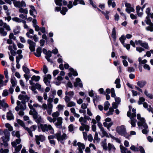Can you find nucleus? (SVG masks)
<instances>
[{"instance_id": "obj_64", "label": "nucleus", "mask_w": 153, "mask_h": 153, "mask_svg": "<svg viewBox=\"0 0 153 153\" xmlns=\"http://www.w3.org/2000/svg\"><path fill=\"white\" fill-rule=\"evenodd\" d=\"M9 152V150L8 149H3L1 148L0 150V153H8Z\"/></svg>"}, {"instance_id": "obj_23", "label": "nucleus", "mask_w": 153, "mask_h": 153, "mask_svg": "<svg viewBox=\"0 0 153 153\" xmlns=\"http://www.w3.org/2000/svg\"><path fill=\"white\" fill-rule=\"evenodd\" d=\"M77 145L78 147V149L76 150L82 151V150L84 149L85 148V146L84 144L81 142H78L77 143Z\"/></svg>"}, {"instance_id": "obj_24", "label": "nucleus", "mask_w": 153, "mask_h": 153, "mask_svg": "<svg viewBox=\"0 0 153 153\" xmlns=\"http://www.w3.org/2000/svg\"><path fill=\"white\" fill-rule=\"evenodd\" d=\"M120 58L123 59L122 61V62L124 66L125 67L127 66L128 65V63L126 60L127 57L125 56H120Z\"/></svg>"}, {"instance_id": "obj_55", "label": "nucleus", "mask_w": 153, "mask_h": 153, "mask_svg": "<svg viewBox=\"0 0 153 153\" xmlns=\"http://www.w3.org/2000/svg\"><path fill=\"white\" fill-rule=\"evenodd\" d=\"M22 147V146L21 144H20L17 146L15 148L16 152H19L21 150Z\"/></svg>"}, {"instance_id": "obj_56", "label": "nucleus", "mask_w": 153, "mask_h": 153, "mask_svg": "<svg viewBox=\"0 0 153 153\" xmlns=\"http://www.w3.org/2000/svg\"><path fill=\"white\" fill-rule=\"evenodd\" d=\"M59 113L58 111L53 113L52 114L53 117L55 118H57L59 116Z\"/></svg>"}, {"instance_id": "obj_50", "label": "nucleus", "mask_w": 153, "mask_h": 153, "mask_svg": "<svg viewBox=\"0 0 153 153\" xmlns=\"http://www.w3.org/2000/svg\"><path fill=\"white\" fill-rule=\"evenodd\" d=\"M141 46L146 49H148L149 47L148 43L146 42H142Z\"/></svg>"}, {"instance_id": "obj_26", "label": "nucleus", "mask_w": 153, "mask_h": 153, "mask_svg": "<svg viewBox=\"0 0 153 153\" xmlns=\"http://www.w3.org/2000/svg\"><path fill=\"white\" fill-rule=\"evenodd\" d=\"M146 84V81H138L137 82V85L140 88H143Z\"/></svg>"}, {"instance_id": "obj_44", "label": "nucleus", "mask_w": 153, "mask_h": 153, "mask_svg": "<svg viewBox=\"0 0 153 153\" xmlns=\"http://www.w3.org/2000/svg\"><path fill=\"white\" fill-rule=\"evenodd\" d=\"M22 69L26 74H29L30 73V70L29 68L26 67L25 65H23L22 66Z\"/></svg>"}, {"instance_id": "obj_21", "label": "nucleus", "mask_w": 153, "mask_h": 153, "mask_svg": "<svg viewBox=\"0 0 153 153\" xmlns=\"http://www.w3.org/2000/svg\"><path fill=\"white\" fill-rule=\"evenodd\" d=\"M143 107L146 108L147 110L149 111V112H151L153 114V109L150 106H149L148 107V104L146 102H144L143 103Z\"/></svg>"}, {"instance_id": "obj_35", "label": "nucleus", "mask_w": 153, "mask_h": 153, "mask_svg": "<svg viewBox=\"0 0 153 153\" xmlns=\"http://www.w3.org/2000/svg\"><path fill=\"white\" fill-rule=\"evenodd\" d=\"M101 12L105 16L106 19L108 20L109 19V14L110 13V12L106 10L105 12L103 11H101Z\"/></svg>"}, {"instance_id": "obj_20", "label": "nucleus", "mask_w": 153, "mask_h": 153, "mask_svg": "<svg viewBox=\"0 0 153 153\" xmlns=\"http://www.w3.org/2000/svg\"><path fill=\"white\" fill-rule=\"evenodd\" d=\"M48 107L46 109L47 113L49 115H51L52 111L53 105L51 103H48Z\"/></svg>"}, {"instance_id": "obj_1", "label": "nucleus", "mask_w": 153, "mask_h": 153, "mask_svg": "<svg viewBox=\"0 0 153 153\" xmlns=\"http://www.w3.org/2000/svg\"><path fill=\"white\" fill-rule=\"evenodd\" d=\"M18 99L21 100V102L17 100L16 104L17 106L15 107V109L18 111L20 109L21 110L24 111L26 108V103L28 101L30 97L26 95L20 94L18 96Z\"/></svg>"}, {"instance_id": "obj_49", "label": "nucleus", "mask_w": 153, "mask_h": 153, "mask_svg": "<svg viewBox=\"0 0 153 153\" xmlns=\"http://www.w3.org/2000/svg\"><path fill=\"white\" fill-rule=\"evenodd\" d=\"M43 81L45 84L48 87H51V85L50 84L51 81L49 80H47L46 79H44Z\"/></svg>"}, {"instance_id": "obj_63", "label": "nucleus", "mask_w": 153, "mask_h": 153, "mask_svg": "<svg viewBox=\"0 0 153 153\" xmlns=\"http://www.w3.org/2000/svg\"><path fill=\"white\" fill-rule=\"evenodd\" d=\"M45 55L46 56L45 57V58H50L52 56L51 51H48V53Z\"/></svg>"}, {"instance_id": "obj_52", "label": "nucleus", "mask_w": 153, "mask_h": 153, "mask_svg": "<svg viewBox=\"0 0 153 153\" xmlns=\"http://www.w3.org/2000/svg\"><path fill=\"white\" fill-rule=\"evenodd\" d=\"M126 39V37L124 35H122L121 37L119 38V40L123 45L124 43L125 40Z\"/></svg>"}, {"instance_id": "obj_41", "label": "nucleus", "mask_w": 153, "mask_h": 153, "mask_svg": "<svg viewBox=\"0 0 153 153\" xmlns=\"http://www.w3.org/2000/svg\"><path fill=\"white\" fill-rule=\"evenodd\" d=\"M19 12L21 13L27 14L28 13V11L27 8L23 9L22 8H20L19 9Z\"/></svg>"}, {"instance_id": "obj_53", "label": "nucleus", "mask_w": 153, "mask_h": 153, "mask_svg": "<svg viewBox=\"0 0 153 153\" xmlns=\"http://www.w3.org/2000/svg\"><path fill=\"white\" fill-rule=\"evenodd\" d=\"M12 19L13 21L18 23H21L22 20V19H19L17 17L13 18H12Z\"/></svg>"}, {"instance_id": "obj_39", "label": "nucleus", "mask_w": 153, "mask_h": 153, "mask_svg": "<svg viewBox=\"0 0 153 153\" xmlns=\"http://www.w3.org/2000/svg\"><path fill=\"white\" fill-rule=\"evenodd\" d=\"M7 32L4 31V29L3 28H0V34L1 36H5L7 35Z\"/></svg>"}, {"instance_id": "obj_37", "label": "nucleus", "mask_w": 153, "mask_h": 153, "mask_svg": "<svg viewBox=\"0 0 153 153\" xmlns=\"http://www.w3.org/2000/svg\"><path fill=\"white\" fill-rule=\"evenodd\" d=\"M121 153H127V149L121 145L120 146Z\"/></svg>"}, {"instance_id": "obj_4", "label": "nucleus", "mask_w": 153, "mask_h": 153, "mask_svg": "<svg viewBox=\"0 0 153 153\" xmlns=\"http://www.w3.org/2000/svg\"><path fill=\"white\" fill-rule=\"evenodd\" d=\"M39 129H41L42 132H44L49 131L51 134L54 133V130L50 125L40 124L38 125Z\"/></svg>"}, {"instance_id": "obj_54", "label": "nucleus", "mask_w": 153, "mask_h": 153, "mask_svg": "<svg viewBox=\"0 0 153 153\" xmlns=\"http://www.w3.org/2000/svg\"><path fill=\"white\" fill-rule=\"evenodd\" d=\"M71 98H72L68 96V95H66L64 99L66 103H67V102L70 101Z\"/></svg>"}, {"instance_id": "obj_33", "label": "nucleus", "mask_w": 153, "mask_h": 153, "mask_svg": "<svg viewBox=\"0 0 153 153\" xmlns=\"http://www.w3.org/2000/svg\"><path fill=\"white\" fill-rule=\"evenodd\" d=\"M114 111V109L112 107H110L109 109V111L105 114V115L107 116H108L110 115H112L113 114V112Z\"/></svg>"}, {"instance_id": "obj_51", "label": "nucleus", "mask_w": 153, "mask_h": 153, "mask_svg": "<svg viewBox=\"0 0 153 153\" xmlns=\"http://www.w3.org/2000/svg\"><path fill=\"white\" fill-rule=\"evenodd\" d=\"M145 98L143 97H140L139 98V100L138 102V105H141L143 104L144 101H145Z\"/></svg>"}, {"instance_id": "obj_15", "label": "nucleus", "mask_w": 153, "mask_h": 153, "mask_svg": "<svg viewBox=\"0 0 153 153\" xmlns=\"http://www.w3.org/2000/svg\"><path fill=\"white\" fill-rule=\"evenodd\" d=\"M29 45V48L31 52L35 51V47L36 45L35 43L30 39H28L27 41Z\"/></svg>"}, {"instance_id": "obj_3", "label": "nucleus", "mask_w": 153, "mask_h": 153, "mask_svg": "<svg viewBox=\"0 0 153 153\" xmlns=\"http://www.w3.org/2000/svg\"><path fill=\"white\" fill-rule=\"evenodd\" d=\"M3 132L4 136L0 138V145L1 146H2L3 145L5 147H7L8 146L7 142L10 140V133L7 129L4 130Z\"/></svg>"}, {"instance_id": "obj_25", "label": "nucleus", "mask_w": 153, "mask_h": 153, "mask_svg": "<svg viewBox=\"0 0 153 153\" xmlns=\"http://www.w3.org/2000/svg\"><path fill=\"white\" fill-rule=\"evenodd\" d=\"M7 119L9 120H11L14 119V117L13 114L11 111H9L7 114Z\"/></svg>"}, {"instance_id": "obj_12", "label": "nucleus", "mask_w": 153, "mask_h": 153, "mask_svg": "<svg viewBox=\"0 0 153 153\" xmlns=\"http://www.w3.org/2000/svg\"><path fill=\"white\" fill-rule=\"evenodd\" d=\"M127 116L129 117L131 120L130 123L132 126V127H135L136 126V123L137 120L135 119L136 117H131L130 116V111L127 112Z\"/></svg>"}, {"instance_id": "obj_11", "label": "nucleus", "mask_w": 153, "mask_h": 153, "mask_svg": "<svg viewBox=\"0 0 153 153\" xmlns=\"http://www.w3.org/2000/svg\"><path fill=\"white\" fill-rule=\"evenodd\" d=\"M14 5L16 7H17L19 8H21L23 7H26V4L25 2L22 0V1H15L14 2Z\"/></svg>"}, {"instance_id": "obj_42", "label": "nucleus", "mask_w": 153, "mask_h": 153, "mask_svg": "<svg viewBox=\"0 0 153 153\" xmlns=\"http://www.w3.org/2000/svg\"><path fill=\"white\" fill-rule=\"evenodd\" d=\"M108 4L109 7H110L111 4H112V7L114 8L116 6V4L115 2L113 1L112 2V0H108Z\"/></svg>"}, {"instance_id": "obj_32", "label": "nucleus", "mask_w": 153, "mask_h": 153, "mask_svg": "<svg viewBox=\"0 0 153 153\" xmlns=\"http://www.w3.org/2000/svg\"><path fill=\"white\" fill-rule=\"evenodd\" d=\"M77 2H79V3L83 5H85V3L83 0H74L73 2L74 5L76 6L78 4Z\"/></svg>"}, {"instance_id": "obj_36", "label": "nucleus", "mask_w": 153, "mask_h": 153, "mask_svg": "<svg viewBox=\"0 0 153 153\" xmlns=\"http://www.w3.org/2000/svg\"><path fill=\"white\" fill-rule=\"evenodd\" d=\"M106 139H105L102 143V145L103 148V149L105 151L107 150L108 149L107 146V144L106 143Z\"/></svg>"}, {"instance_id": "obj_14", "label": "nucleus", "mask_w": 153, "mask_h": 153, "mask_svg": "<svg viewBox=\"0 0 153 153\" xmlns=\"http://www.w3.org/2000/svg\"><path fill=\"white\" fill-rule=\"evenodd\" d=\"M140 125V126H138V127L140 128L143 129L142 131V132L145 134H147L148 132L147 130L148 126L147 124L145 122L141 124Z\"/></svg>"}, {"instance_id": "obj_57", "label": "nucleus", "mask_w": 153, "mask_h": 153, "mask_svg": "<svg viewBox=\"0 0 153 153\" xmlns=\"http://www.w3.org/2000/svg\"><path fill=\"white\" fill-rule=\"evenodd\" d=\"M73 4L72 1H70L67 4V7L69 9L73 7Z\"/></svg>"}, {"instance_id": "obj_27", "label": "nucleus", "mask_w": 153, "mask_h": 153, "mask_svg": "<svg viewBox=\"0 0 153 153\" xmlns=\"http://www.w3.org/2000/svg\"><path fill=\"white\" fill-rule=\"evenodd\" d=\"M79 121L82 126H84L87 123V120L83 117H81L79 119Z\"/></svg>"}, {"instance_id": "obj_34", "label": "nucleus", "mask_w": 153, "mask_h": 153, "mask_svg": "<svg viewBox=\"0 0 153 153\" xmlns=\"http://www.w3.org/2000/svg\"><path fill=\"white\" fill-rule=\"evenodd\" d=\"M144 94L147 97L149 98L152 99L153 98V95L152 94L149 93L146 89L145 90Z\"/></svg>"}, {"instance_id": "obj_29", "label": "nucleus", "mask_w": 153, "mask_h": 153, "mask_svg": "<svg viewBox=\"0 0 153 153\" xmlns=\"http://www.w3.org/2000/svg\"><path fill=\"white\" fill-rule=\"evenodd\" d=\"M113 124V123L112 122L108 123L106 122H104L103 123V125L105 127H107V128L109 131H110V128Z\"/></svg>"}, {"instance_id": "obj_7", "label": "nucleus", "mask_w": 153, "mask_h": 153, "mask_svg": "<svg viewBox=\"0 0 153 153\" xmlns=\"http://www.w3.org/2000/svg\"><path fill=\"white\" fill-rule=\"evenodd\" d=\"M29 114L33 116L34 119L35 121L37 123L38 125L42 122V120L41 117L38 115L37 112L35 110H30L29 111Z\"/></svg>"}, {"instance_id": "obj_47", "label": "nucleus", "mask_w": 153, "mask_h": 153, "mask_svg": "<svg viewBox=\"0 0 153 153\" xmlns=\"http://www.w3.org/2000/svg\"><path fill=\"white\" fill-rule=\"evenodd\" d=\"M67 106L68 107H71L72 106H74L76 105L75 102L73 101H69L67 103Z\"/></svg>"}, {"instance_id": "obj_10", "label": "nucleus", "mask_w": 153, "mask_h": 153, "mask_svg": "<svg viewBox=\"0 0 153 153\" xmlns=\"http://www.w3.org/2000/svg\"><path fill=\"white\" fill-rule=\"evenodd\" d=\"M35 141L37 145H39L40 144V141L42 142L44 141L46 139L45 136L42 135H35Z\"/></svg>"}, {"instance_id": "obj_30", "label": "nucleus", "mask_w": 153, "mask_h": 153, "mask_svg": "<svg viewBox=\"0 0 153 153\" xmlns=\"http://www.w3.org/2000/svg\"><path fill=\"white\" fill-rule=\"evenodd\" d=\"M151 9L149 7H148L146 8V13L147 14V16H150L152 18H153V13H151L150 12Z\"/></svg>"}, {"instance_id": "obj_40", "label": "nucleus", "mask_w": 153, "mask_h": 153, "mask_svg": "<svg viewBox=\"0 0 153 153\" xmlns=\"http://www.w3.org/2000/svg\"><path fill=\"white\" fill-rule=\"evenodd\" d=\"M110 106V104L108 101H106L104 104V109L105 111L107 110L109 106Z\"/></svg>"}, {"instance_id": "obj_62", "label": "nucleus", "mask_w": 153, "mask_h": 153, "mask_svg": "<svg viewBox=\"0 0 153 153\" xmlns=\"http://www.w3.org/2000/svg\"><path fill=\"white\" fill-rule=\"evenodd\" d=\"M127 70L129 73L134 72L135 71V69L133 67H130L128 68Z\"/></svg>"}, {"instance_id": "obj_28", "label": "nucleus", "mask_w": 153, "mask_h": 153, "mask_svg": "<svg viewBox=\"0 0 153 153\" xmlns=\"http://www.w3.org/2000/svg\"><path fill=\"white\" fill-rule=\"evenodd\" d=\"M111 36L113 38V41L115 42L116 39V31L115 27L113 28L111 33Z\"/></svg>"}, {"instance_id": "obj_18", "label": "nucleus", "mask_w": 153, "mask_h": 153, "mask_svg": "<svg viewBox=\"0 0 153 153\" xmlns=\"http://www.w3.org/2000/svg\"><path fill=\"white\" fill-rule=\"evenodd\" d=\"M8 105L4 102V100H0V108H3V110L5 111L6 108H8Z\"/></svg>"}, {"instance_id": "obj_31", "label": "nucleus", "mask_w": 153, "mask_h": 153, "mask_svg": "<svg viewBox=\"0 0 153 153\" xmlns=\"http://www.w3.org/2000/svg\"><path fill=\"white\" fill-rule=\"evenodd\" d=\"M120 78H117L115 81L114 83L116 84V87L117 88H119L121 87L120 84Z\"/></svg>"}, {"instance_id": "obj_46", "label": "nucleus", "mask_w": 153, "mask_h": 153, "mask_svg": "<svg viewBox=\"0 0 153 153\" xmlns=\"http://www.w3.org/2000/svg\"><path fill=\"white\" fill-rule=\"evenodd\" d=\"M40 79V77L39 76H36L35 75L31 77V79L32 80L35 81L36 82L39 81Z\"/></svg>"}, {"instance_id": "obj_61", "label": "nucleus", "mask_w": 153, "mask_h": 153, "mask_svg": "<svg viewBox=\"0 0 153 153\" xmlns=\"http://www.w3.org/2000/svg\"><path fill=\"white\" fill-rule=\"evenodd\" d=\"M27 14H26L24 15L22 14H21L19 15V17L25 20L27 19Z\"/></svg>"}, {"instance_id": "obj_2", "label": "nucleus", "mask_w": 153, "mask_h": 153, "mask_svg": "<svg viewBox=\"0 0 153 153\" xmlns=\"http://www.w3.org/2000/svg\"><path fill=\"white\" fill-rule=\"evenodd\" d=\"M48 138L50 140L56 138L59 142H60L62 144H64L65 140L67 138V137L65 133H63L61 135V132L59 131L55 134L54 135L49 136L48 137Z\"/></svg>"}, {"instance_id": "obj_16", "label": "nucleus", "mask_w": 153, "mask_h": 153, "mask_svg": "<svg viewBox=\"0 0 153 153\" xmlns=\"http://www.w3.org/2000/svg\"><path fill=\"white\" fill-rule=\"evenodd\" d=\"M62 118L61 117L57 118V122L55 123V125L57 128H62Z\"/></svg>"}, {"instance_id": "obj_58", "label": "nucleus", "mask_w": 153, "mask_h": 153, "mask_svg": "<svg viewBox=\"0 0 153 153\" xmlns=\"http://www.w3.org/2000/svg\"><path fill=\"white\" fill-rule=\"evenodd\" d=\"M100 139L98 138V134L97 132H96L94 137V141H96L97 142L100 141Z\"/></svg>"}, {"instance_id": "obj_48", "label": "nucleus", "mask_w": 153, "mask_h": 153, "mask_svg": "<svg viewBox=\"0 0 153 153\" xmlns=\"http://www.w3.org/2000/svg\"><path fill=\"white\" fill-rule=\"evenodd\" d=\"M108 150L109 151H110L111 150V149H113L114 150H115L116 149V148L112 144H111L110 143H108Z\"/></svg>"}, {"instance_id": "obj_59", "label": "nucleus", "mask_w": 153, "mask_h": 153, "mask_svg": "<svg viewBox=\"0 0 153 153\" xmlns=\"http://www.w3.org/2000/svg\"><path fill=\"white\" fill-rule=\"evenodd\" d=\"M136 50L139 53H141L143 51H145V49L141 47H136Z\"/></svg>"}, {"instance_id": "obj_45", "label": "nucleus", "mask_w": 153, "mask_h": 153, "mask_svg": "<svg viewBox=\"0 0 153 153\" xmlns=\"http://www.w3.org/2000/svg\"><path fill=\"white\" fill-rule=\"evenodd\" d=\"M70 71L72 74V75L74 76H77L78 75V73L76 71L74 70L72 68H70L69 69Z\"/></svg>"}, {"instance_id": "obj_13", "label": "nucleus", "mask_w": 153, "mask_h": 153, "mask_svg": "<svg viewBox=\"0 0 153 153\" xmlns=\"http://www.w3.org/2000/svg\"><path fill=\"white\" fill-rule=\"evenodd\" d=\"M97 123V126L100 129L101 131L102 132L103 136L109 137V136L107 133L105 131L104 128L102 127V124L100 122H98Z\"/></svg>"}, {"instance_id": "obj_17", "label": "nucleus", "mask_w": 153, "mask_h": 153, "mask_svg": "<svg viewBox=\"0 0 153 153\" xmlns=\"http://www.w3.org/2000/svg\"><path fill=\"white\" fill-rule=\"evenodd\" d=\"M137 118L139 120L137 123V125L138 126H140V125L142 124L145 123V119L143 117H141L140 114H139L137 115Z\"/></svg>"}, {"instance_id": "obj_22", "label": "nucleus", "mask_w": 153, "mask_h": 153, "mask_svg": "<svg viewBox=\"0 0 153 153\" xmlns=\"http://www.w3.org/2000/svg\"><path fill=\"white\" fill-rule=\"evenodd\" d=\"M42 48L39 47L37 48L36 50V53L35 52L34 53V55L37 57H39L41 56L42 53Z\"/></svg>"}, {"instance_id": "obj_60", "label": "nucleus", "mask_w": 153, "mask_h": 153, "mask_svg": "<svg viewBox=\"0 0 153 153\" xmlns=\"http://www.w3.org/2000/svg\"><path fill=\"white\" fill-rule=\"evenodd\" d=\"M3 27L6 30L8 31H10L11 30L9 26L8 25H7L6 23H4L3 25Z\"/></svg>"}, {"instance_id": "obj_8", "label": "nucleus", "mask_w": 153, "mask_h": 153, "mask_svg": "<svg viewBox=\"0 0 153 153\" xmlns=\"http://www.w3.org/2000/svg\"><path fill=\"white\" fill-rule=\"evenodd\" d=\"M149 17L150 16H147L146 17L145 22L147 25H149V26L146 27V29L147 31L152 32L153 31V24L151 22Z\"/></svg>"}, {"instance_id": "obj_43", "label": "nucleus", "mask_w": 153, "mask_h": 153, "mask_svg": "<svg viewBox=\"0 0 153 153\" xmlns=\"http://www.w3.org/2000/svg\"><path fill=\"white\" fill-rule=\"evenodd\" d=\"M126 11L129 14L131 12H134L135 10L133 7H131L129 8H126Z\"/></svg>"}, {"instance_id": "obj_19", "label": "nucleus", "mask_w": 153, "mask_h": 153, "mask_svg": "<svg viewBox=\"0 0 153 153\" xmlns=\"http://www.w3.org/2000/svg\"><path fill=\"white\" fill-rule=\"evenodd\" d=\"M74 86L75 87L78 86L81 88H82V84L79 78H77L76 79V82L74 83Z\"/></svg>"}, {"instance_id": "obj_9", "label": "nucleus", "mask_w": 153, "mask_h": 153, "mask_svg": "<svg viewBox=\"0 0 153 153\" xmlns=\"http://www.w3.org/2000/svg\"><path fill=\"white\" fill-rule=\"evenodd\" d=\"M17 122L19 125L22 126L26 130H27L28 131L30 137H32L33 136V133H32L30 129L28 127H25V124L22 121L18 119L17 120Z\"/></svg>"}, {"instance_id": "obj_6", "label": "nucleus", "mask_w": 153, "mask_h": 153, "mask_svg": "<svg viewBox=\"0 0 153 153\" xmlns=\"http://www.w3.org/2000/svg\"><path fill=\"white\" fill-rule=\"evenodd\" d=\"M117 132L119 134L124 136L126 138H128L129 137V134L126 131V129L124 126L122 125L118 126L116 128Z\"/></svg>"}, {"instance_id": "obj_5", "label": "nucleus", "mask_w": 153, "mask_h": 153, "mask_svg": "<svg viewBox=\"0 0 153 153\" xmlns=\"http://www.w3.org/2000/svg\"><path fill=\"white\" fill-rule=\"evenodd\" d=\"M62 0H55V2L56 4L60 6L59 7H56L55 9V11L58 12L61 10V13L64 15L66 14V12L68 11V9L66 7H62V10H61V6L62 4Z\"/></svg>"}, {"instance_id": "obj_38", "label": "nucleus", "mask_w": 153, "mask_h": 153, "mask_svg": "<svg viewBox=\"0 0 153 153\" xmlns=\"http://www.w3.org/2000/svg\"><path fill=\"white\" fill-rule=\"evenodd\" d=\"M11 83L12 84L11 86L14 87L17 84V81L15 77H11L10 81Z\"/></svg>"}]
</instances>
